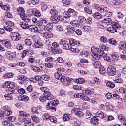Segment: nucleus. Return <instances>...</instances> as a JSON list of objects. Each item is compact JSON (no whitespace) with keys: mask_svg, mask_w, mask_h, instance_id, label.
<instances>
[{"mask_svg":"<svg viewBox=\"0 0 126 126\" xmlns=\"http://www.w3.org/2000/svg\"><path fill=\"white\" fill-rule=\"evenodd\" d=\"M109 48L105 45L100 46L99 48L94 47V53L93 54L92 61H95V60H100L102 56L106 55L104 51H108Z\"/></svg>","mask_w":126,"mask_h":126,"instance_id":"1","label":"nucleus"},{"mask_svg":"<svg viewBox=\"0 0 126 126\" xmlns=\"http://www.w3.org/2000/svg\"><path fill=\"white\" fill-rule=\"evenodd\" d=\"M20 16L22 20L24 21L20 23L21 27H22L23 29H29V26L28 25V23L31 22V17L30 16H28L27 14L20 13Z\"/></svg>","mask_w":126,"mask_h":126,"instance_id":"2","label":"nucleus"},{"mask_svg":"<svg viewBox=\"0 0 126 126\" xmlns=\"http://www.w3.org/2000/svg\"><path fill=\"white\" fill-rule=\"evenodd\" d=\"M12 114L11 108L7 106L2 107V110L0 112V119H5L6 116H9Z\"/></svg>","mask_w":126,"mask_h":126,"instance_id":"3","label":"nucleus"},{"mask_svg":"<svg viewBox=\"0 0 126 126\" xmlns=\"http://www.w3.org/2000/svg\"><path fill=\"white\" fill-rule=\"evenodd\" d=\"M121 25L118 23L114 22L111 24V26L107 28V31L110 32V33H116V32H119V30H121Z\"/></svg>","mask_w":126,"mask_h":126,"instance_id":"4","label":"nucleus"},{"mask_svg":"<svg viewBox=\"0 0 126 126\" xmlns=\"http://www.w3.org/2000/svg\"><path fill=\"white\" fill-rule=\"evenodd\" d=\"M40 90L44 92V96H46L47 98V100L48 101H52V100L54 99V96L52 93L50 92V91H48V89L46 87H41Z\"/></svg>","mask_w":126,"mask_h":126,"instance_id":"5","label":"nucleus"},{"mask_svg":"<svg viewBox=\"0 0 126 126\" xmlns=\"http://www.w3.org/2000/svg\"><path fill=\"white\" fill-rule=\"evenodd\" d=\"M10 38L12 41L17 42V41H19L21 37L20 36V34H19L17 32H11L10 34Z\"/></svg>","mask_w":126,"mask_h":126,"instance_id":"6","label":"nucleus"},{"mask_svg":"<svg viewBox=\"0 0 126 126\" xmlns=\"http://www.w3.org/2000/svg\"><path fill=\"white\" fill-rule=\"evenodd\" d=\"M6 24L7 26L4 27V29L8 32H11L13 30V29L11 27H13V26H14V23L10 21H8L6 22Z\"/></svg>","mask_w":126,"mask_h":126,"instance_id":"7","label":"nucleus"},{"mask_svg":"<svg viewBox=\"0 0 126 126\" xmlns=\"http://www.w3.org/2000/svg\"><path fill=\"white\" fill-rule=\"evenodd\" d=\"M107 72L111 76H114V75H116V68L114 66L109 65L107 68Z\"/></svg>","mask_w":126,"mask_h":126,"instance_id":"8","label":"nucleus"},{"mask_svg":"<svg viewBox=\"0 0 126 126\" xmlns=\"http://www.w3.org/2000/svg\"><path fill=\"white\" fill-rule=\"evenodd\" d=\"M6 57L9 61H12L13 59H15V53L14 52L7 51L6 53Z\"/></svg>","mask_w":126,"mask_h":126,"instance_id":"9","label":"nucleus"},{"mask_svg":"<svg viewBox=\"0 0 126 126\" xmlns=\"http://www.w3.org/2000/svg\"><path fill=\"white\" fill-rule=\"evenodd\" d=\"M15 87V84L13 82H10L9 84V88L8 89V93L9 94H13L14 93V88Z\"/></svg>","mask_w":126,"mask_h":126,"instance_id":"10","label":"nucleus"},{"mask_svg":"<svg viewBox=\"0 0 126 126\" xmlns=\"http://www.w3.org/2000/svg\"><path fill=\"white\" fill-rule=\"evenodd\" d=\"M119 50H123V54H126V43L120 42L118 44Z\"/></svg>","mask_w":126,"mask_h":126,"instance_id":"11","label":"nucleus"},{"mask_svg":"<svg viewBox=\"0 0 126 126\" xmlns=\"http://www.w3.org/2000/svg\"><path fill=\"white\" fill-rule=\"evenodd\" d=\"M72 114H75L77 117H83V115H84L82 111L79 110V109L77 108H74L72 109Z\"/></svg>","mask_w":126,"mask_h":126,"instance_id":"12","label":"nucleus"},{"mask_svg":"<svg viewBox=\"0 0 126 126\" xmlns=\"http://www.w3.org/2000/svg\"><path fill=\"white\" fill-rule=\"evenodd\" d=\"M59 44L60 45H62L63 48L64 50H69V49H70V46H69L68 43L63 40H61L60 41Z\"/></svg>","mask_w":126,"mask_h":126,"instance_id":"13","label":"nucleus"},{"mask_svg":"<svg viewBox=\"0 0 126 126\" xmlns=\"http://www.w3.org/2000/svg\"><path fill=\"white\" fill-rule=\"evenodd\" d=\"M28 29L32 33H37L39 31L38 27L34 25H30Z\"/></svg>","mask_w":126,"mask_h":126,"instance_id":"14","label":"nucleus"},{"mask_svg":"<svg viewBox=\"0 0 126 126\" xmlns=\"http://www.w3.org/2000/svg\"><path fill=\"white\" fill-rule=\"evenodd\" d=\"M24 122V126H35V125L33 124L31 121H30V119L29 118H24L23 120Z\"/></svg>","mask_w":126,"mask_h":126,"instance_id":"15","label":"nucleus"},{"mask_svg":"<svg viewBox=\"0 0 126 126\" xmlns=\"http://www.w3.org/2000/svg\"><path fill=\"white\" fill-rule=\"evenodd\" d=\"M69 44L71 47H74V46H78L79 45H80V42H79V41L71 38L69 40Z\"/></svg>","mask_w":126,"mask_h":126,"instance_id":"16","label":"nucleus"},{"mask_svg":"<svg viewBox=\"0 0 126 126\" xmlns=\"http://www.w3.org/2000/svg\"><path fill=\"white\" fill-rule=\"evenodd\" d=\"M2 43L7 49H10L11 48V43H10V41L8 39L2 40Z\"/></svg>","mask_w":126,"mask_h":126,"instance_id":"17","label":"nucleus"},{"mask_svg":"<svg viewBox=\"0 0 126 126\" xmlns=\"http://www.w3.org/2000/svg\"><path fill=\"white\" fill-rule=\"evenodd\" d=\"M31 96L33 101H37V100H39V93H38V92H33L31 94Z\"/></svg>","mask_w":126,"mask_h":126,"instance_id":"18","label":"nucleus"},{"mask_svg":"<svg viewBox=\"0 0 126 126\" xmlns=\"http://www.w3.org/2000/svg\"><path fill=\"white\" fill-rule=\"evenodd\" d=\"M50 20L54 24H57V23H58L60 21V16L51 17Z\"/></svg>","mask_w":126,"mask_h":126,"instance_id":"19","label":"nucleus"},{"mask_svg":"<svg viewBox=\"0 0 126 126\" xmlns=\"http://www.w3.org/2000/svg\"><path fill=\"white\" fill-rule=\"evenodd\" d=\"M98 11L101 12V13H104V12H107V11H109V8L106 6H100Z\"/></svg>","mask_w":126,"mask_h":126,"instance_id":"20","label":"nucleus"},{"mask_svg":"<svg viewBox=\"0 0 126 126\" xmlns=\"http://www.w3.org/2000/svg\"><path fill=\"white\" fill-rule=\"evenodd\" d=\"M67 13H69L70 15L71 16H77V14H78V13L75 11H74L73 9L69 8L68 9L67 11Z\"/></svg>","mask_w":126,"mask_h":126,"instance_id":"21","label":"nucleus"},{"mask_svg":"<svg viewBox=\"0 0 126 126\" xmlns=\"http://www.w3.org/2000/svg\"><path fill=\"white\" fill-rule=\"evenodd\" d=\"M91 124H93V125H97L99 124V119L97 118V117H94L90 120Z\"/></svg>","mask_w":126,"mask_h":126,"instance_id":"22","label":"nucleus"},{"mask_svg":"<svg viewBox=\"0 0 126 126\" xmlns=\"http://www.w3.org/2000/svg\"><path fill=\"white\" fill-rule=\"evenodd\" d=\"M39 109H40V110L42 109V107L41 106H37V107H33L31 109V112L32 113V114H35L36 115H39V111H38V110Z\"/></svg>","mask_w":126,"mask_h":126,"instance_id":"23","label":"nucleus"},{"mask_svg":"<svg viewBox=\"0 0 126 126\" xmlns=\"http://www.w3.org/2000/svg\"><path fill=\"white\" fill-rule=\"evenodd\" d=\"M43 37L45 39H50V38H53L54 35L52 32H45L43 34Z\"/></svg>","mask_w":126,"mask_h":126,"instance_id":"24","label":"nucleus"},{"mask_svg":"<svg viewBox=\"0 0 126 126\" xmlns=\"http://www.w3.org/2000/svg\"><path fill=\"white\" fill-rule=\"evenodd\" d=\"M71 25L74 26V27H79L80 26V24H79V22L77 20H74L70 22Z\"/></svg>","mask_w":126,"mask_h":126,"instance_id":"25","label":"nucleus"},{"mask_svg":"<svg viewBox=\"0 0 126 126\" xmlns=\"http://www.w3.org/2000/svg\"><path fill=\"white\" fill-rule=\"evenodd\" d=\"M81 56H82L84 58L87 57L89 58V59H91L92 60V57H93V55H92L90 56V55H88V53L86 51H82L80 53Z\"/></svg>","mask_w":126,"mask_h":126,"instance_id":"26","label":"nucleus"},{"mask_svg":"<svg viewBox=\"0 0 126 126\" xmlns=\"http://www.w3.org/2000/svg\"><path fill=\"white\" fill-rule=\"evenodd\" d=\"M32 14L34 16H36L37 17H40V16H41V13L40 12V11H38L37 9L34 8L32 9Z\"/></svg>","mask_w":126,"mask_h":126,"instance_id":"27","label":"nucleus"},{"mask_svg":"<svg viewBox=\"0 0 126 126\" xmlns=\"http://www.w3.org/2000/svg\"><path fill=\"white\" fill-rule=\"evenodd\" d=\"M93 17H94V18L95 19H101L102 17H103V15L101 14L100 13H95L93 14Z\"/></svg>","mask_w":126,"mask_h":126,"instance_id":"28","label":"nucleus"},{"mask_svg":"<svg viewBox=\"0 0 126 126\" xmlns=\"http://www.w3.org/2000/svg\"><path fill=\"white\" fill-rule=\"evenodd\" d=\"M101 62L99 61H95V62L93 63V66L95 68H100V67H101Z\"/></svg>","mask_w":126,"mask_h":126,"instance_id":"29","label":"nucleus"},{"mask_svg":"<svg viewBox=\"0 0 126 126\" xmlns=\"http://www.w3.org/2000/svg\"><path fill=\"white\" fill-rule=\"evenodd\" d=\"M12 94H5L4 95V98L7 101H11L13 99V96L11 95Z\"/></svg>","mask_w":126,"mask_h":126,"instance_id":"30","label":"nucleus"},{"mask_svg":"<svg viewBox=\"0 0 126 126\" xmlns=\"http://www.w3.org/2000/svg\"><path fill=\"white\" fill-rule=\"evenodd\" d=\"M91 90H84L82 91V94L86 96H90L91 95Z\"/></svg>","mask_w":126,"mask_h":126,"instance_id":"31","label":"nucleus"},{"mask_svg":"<svg viewBox=\"0 0 126 126\" xmlns=\"http://www.w3.org/2000/svg\"><path fill=\"white\" fill-rule=\"evenodd\" d=\"M76 29L74 27L69 26L67 28V31L70 34H73L75 32Z\"/></svg>","mask_w":126,"mask_h":126,"instance_id":"32","label":"nucleus"},{"mask_svg":"<svg viewBox=\"0 0 126 126\" xmlns=\"http://www.w3.org/2000/svg\"><path fill=\"white\" fill-rule=\"evenodd\" d=\"M96 116L100 118V119H104L105 118V113L101 111H98L96 113Z\"/></svg>","mask_w":126,"mask_h":126,"instance_id":"33","label":"nucleus"},{"mask_svg":"<svg viewBox=\"0 0 126 126\" xmlns=\"http://www.w3.org/2000/svg\"><path fill=\"white\" fill-rule=\"evenodd\" d=\"M54 28V27L53 26V23H48L46 25V29H47L48 31H49V32H51L52 30H53V29Z\"/></svg>","mask_w":126,"mask_h":126,"instance_id":"34","label":"nucleus"},{"mask_svg":"<svg viewBox=\"0 0 126 126\" xmlns=\"http://www.w3.org/2000/svg\"><path fill=\"white\" fill-rule=\"evenodd\" d=\"M108 43L111 44V45H113V46H117L118 44L117 41L113 38L108 39Z\"/></svg>","mask_w":126,"mask_h":126,"instance_id":"35","label":"nucleus"},{"mask_svg":"<svg viewBox=\"0 0 126 126\" xmlns=\"http://www.w3.org/2000/svg\"><path fill=\"white\" fill-rule=\"evenodd\" d=\"M38 22L40 25H44L45 24H47L48 20L46 18H41L39 20Z\"/></svg>","mask_w":126,"mask_h":126,"instance_id":"36","label":"nucleus"},{"mask_svg":"<svg viewBox=\"0 0 126 126\" xmlns=\"http://www.w3.org/2000/svg\"><path fill=\"white\" fill-rule=\"evenodd\" d=\"M32 119L34 123H36V124H38V123L40 122V119L39 117L35 116L34 115L32 116Z\"/></svg>","mask_w":126,"mask_h":126,"instance_id":"37","label":"nucleus"},{"mask_svg":"<svg viewBox=\"0 0 126 126\" xmlns=\"http://www.w3.org/2000/svg\"><path fill=\"white\" fill-rule=\"evenodd\" d=\"M50 13L52 15L51 17L59 16V15H58V11H57L56 9H52L50 10Z\"/></svg>","mask_w":126,"mask_h":126,"instance_id":"38","label":"nucleus"},{"mask_svg":"<svg viewBox=\"0 0 126 126\" xmlns=\"http://www.w3.org/2000/svg\"><path fill=\"white\" fill-rule=\"evenodd\" d=\"M75 82L76 83H79L80 84H83L85 82V80L83 78H79L76 79Z\"/></svg>","mask_w":126,"mask_h":126,"instance_id":"39","label":"nucleus"},{"mask_svg":"<svg viewBox=\"0 0 126 126\" xmlns=\"http://www.w3.org/2000/svg\"><path fill=\"white\" fill-rule=\"evenodd\" d=\"M125 1V0H116L115 1L112 2V4L114 5H119V4H121L123 3Z\"/></svg>","mask_w":126,"mask_h":126,"instance_id":"40","label":"nucleus"},{"mask_svg":"<svg viewBox=\"0 0 126 126\" xmlns=\"http://www.w3.org/2000/svg\"><path fill=\"white\" fill-rule=\"evenodd\" d=\"M106 86L109 88H114V87L116 86V84L111 81H109L106 83Z\"/></svg>","mask_w":126,"mask_h":126,"instance_id":"41","label":"nucleus"},{"mask_svg":"<svg viewBox=\"0 0 126 126\" xmlns=\"http://www.w3.org/2000/svg\"><path fill=\"white\" fill-rule=\"evenodd\" d=\"M73 97L74 98H80V99H82L83 98V94L82 93H77L73 94Z\"/></svg>","mask_w":126,"mask_h":126,"instance_id":"42","label":"nucleus"},{"mask_svg":"<svg viewBox=\"0 0 126 126\" xmlns=\"http://www.w3.org/2000/svg\"><path fill=\"white\" fill-rule=\"evenodd\" d=\"M71 118V116L69 114H64L63 115V121H68V120H70Z\"/></svg>","mask_w":126,"mask_h":126,"instance_id":"43","label":"nucleus"},{"mask_svg":"<svg viewBox=\"0 0 126 126\" xmlns=\"http://www.w3.org/2000/svg\"><path fill=\"white\" fill-rule=\"evenodd\" d=\"M19 101H24V102H27L28 100H29V98L28 96H26V95H23L22 97H20L19 98Z\"/></svg>","mask_w":126,"mask_h":126,"instance_id":"44","label":"nucleus"},{"mask_svg":"<svg viewBox=\"0 0 126 126\" xmlns=\"http://www.w3.org/2000/svg\"><path fill=\"white\" fill-rule=\"evenodd\" d=\"M78 20L81 22V23H86V19L83 16H80L78 17Z\"/></svg>","mask_w":126,"mask_h":126,"instance_id":"45","label":"nucleus"},{"mask_svg":"<svg viewBox=\"0 0 126 126\" xmlns=\"http://www.w3.org/2000/svg\"><path fill=\"white\" fill-rule=\"evenodd\" d=\"M32 39L34 44H36V43H38V42H39L40 41V37L38 36H32Z\"/></svg>","mask_w":126,"mask_h":126,"instance_id":"46","label":"nucleus"},{"mask_svg":"<svg viewBox=\"0 0 126 126\" xmlns=\"http://www.w3.org/2000/svg\"><path fill=\"white\" fill-rule=\"evenodd\" d=\"M84 10L86 13H88L89 14H91V13H92V9L88 6L85 7L84 8Z\"/></svg>","mask_w":126,"mask_h":126,"instance_id":"47","label":"nucleus"},{"mask_svg":"<svg viewBox=\"0 0 126 126\" xmlns=\"http://www.w3.org/2000/svg\"><path fill=\"white\" fill-rule=\"evenodd\" d=\"M62 3L64 4V5H70L71 1L70 0H62Z\"/></svg>","mask_w":126,"mask_h":126,"instance_id":"48","label":"nucleus"},{"mask_svg":"<svg viewBox=\"0 0 126 126\" xmlns=\"http://www.w3.org/2000/svg\"><path fill=\"white\" fill-rule=\"evenodd\" d=\"M41 10L43 11H45V10H47V5H46V3H45L44 2H42L41 3Z\"/></svg>","mask_w":126,"mask_h":126,"instance_id":"49","label":"nucleus"},{"mask_svg":"<svg viewBox=\"0 0 126 126\" xmlns=\"http://www.w3.org/2000/svg\"><path fill=\"white\" fill-rule=\"evenodd\" d=\"M50 117V114H49L48 113H45L42 115V118L43 120H45V121L49 120Z\"/></svg>","mask_w":126,"mask_h":126,"instance_id":"50","label":"nucleus"},{"mask_svg":"<svg viewBox=\"0 0 126 126\" xmlns=\"http://www.w3.org/2000/svg\"><path fill=\"white\" fill-rule=\"evenodd\" d=\"M112 21V19L111 18H106L102 20V23H105L106 24H109V23H111Z\"/></svg>","mask_w":126,"mask_h":126,"instance_id":"51","label":"nucleus"},{"mask_svg":"<svg viewBox=\"0 0 126 126\" xmlns=\"http://www.w3.org/2000/svg\"><path fill=\"white\" fill-rule=\"evenodd\" d=\"M35 48H42L43 47V43L38 41L34 44Z\"/></svg>","mask_w":126,"mask_h":126,"instance_id":"52","label":"nucleus"},{"mask_svg":"<svg viewBox=\"0 0 126 126\" xmlns=\"http://www.w3.org/2000/svg\"><path fill=\"white\" fill-rule=\"evenodd\" d=\"M99 72L101 74H105L106 73V70L103 66H101L99 68Z\"/></svg>","mask_w":126,"mask_h":126,"instance_id":"53","label":"nucleus"},{"mask_svg":"<svg viewBox=\"0 0 126 126\" xmlns=\"http://www.w3.org/2000/svg\"><path fill=\"white\" fill-rule=\"evenodd\" d=\"M32 70H33L35 72H39L40 71V68L35 66H31Z\"/></svg>","mask_w":126,"mask_h":126,"instance_id":"54","label":"nucleus"},{"mask_svg":"<svg viewBox=\"0 0 126 126\" xmlns=\"http://www.w3.org/2000/svg\"><path fill=\"white\" fill-rule=\"evenodd\" d=\"M70 51L72 52V53H76V54H78L79 53V49L78 48H74L72 47L70 48Z\"/></svg>","mask_w":126,"mask_h":126,"instance_id":"55","label":"nucleus"},{"mask_svg":"<svg viewBox=\"0 0 126 126\" xmlns=\"http://www.w3.org/2000/svg\"><path fill=\"white\" fill-rule=\"evenodd\" d=\"M111 59L113 62H118V60H119V56L114 54L111 56Z\"/></svg>","mask_w":126,"mask_h":126,"instance_id":"56","label":"nucleus"},{"mask_svg":"<svg viewBox=\"0 0 126 126\" xmlns=\"http://www.w3.org/2000/svg\"><path fill=\"white\" fill-rule=\"evenodd\" d=\"M25 43L26 46H30L31 45H32V41L31 39H26L25 40Z\"/></svg>","mask_w":126,"mask_h":126,"instance_id":"57","label":"nucleus"},{"mask_svg":"<svg viewBox=\"0 0 126 126\" xmlns=\"http://www.w3.org/2000/svg\"><path fill=\"white\" fill-rule=\"evenodd\" d=\"M41 78L43 80L48 81L50 79V76L48 75L44 74L41 76Z\"/></svg>","mask_w":126,"mask_h":126,"instance_id":"58","label":"nucleus"},{"mask_svg":"<svg viewBox=\"0 0 126 126\" xmlns=\"http://www.w3.org/2000/svg\"><path fill=\"white\" fill-rule=\"evenodd\" d=\"M2 124L3 126H12V124L6 120L2 122Z\"/></svg>","mask_w":126,"mask_h":126,"instance_id":"59","label":"nucleus"},{"mask_svg":"<svg viewBox=\"0 0 126 126\" xmlns=\"http://www.w3.org/2000/svg\"><path fill=\"white\" fill-rule=\"evenodd\" d=\"M17 79L19 80H26V77L23 75H19L17 76Z\"/></svg>","mask_w":126,"mask_h":126,"instance_id":"60","label":"nucleus"},{"mask_svg":"<svg viewBox=\"0 0 126 126\" xmlns=\"http://www.w3.org/2000/svg\"><path fill=\"white\" fill-rule=\"evenodd\" d=\"M106 108L108 110H110L111 111L114 110V106H113V105H112L111 104H110V103H106Z\"/></svg>","mask_w":126,"mask_h":126,"instance_id":"61","label":"nucleus"},{"mask_svg":"<svg viewBox=\"0 0 126 126\" xmlns=\"http://www.w3.org/2000/svg\"><path fill=\"white\" fill-rule=\"evenodd\" d=\"M39 100L40 101V102H46V101H47V100H48V98H47V96H46L45 95L44 96H41L39 98Z\"/></svg>","mask_w":126,"mask_h":126,"instance_id":"62","label":"nucleus"},{"mask_svg":"<svg viewBox=\"0 0 126 126\" xmlns=\"http://www.w3.org/2000/svg\"><path fill=\"white\" fill-rule=\"evenodd\" d=\"M13 76V73H7L4 75V77L5 78H10L12 77Z\"/></svg>","mask_w":126,"mask_h":126,"instance_id":"63","label":"nucleus"},{"mask_svg":"<svg viewBox=\"0 0 126 126\" xmlns=\"http://www.w3.org/2000/svg\"><path fill=\"white\" fill-rule=\"evenodd\" d=\"M73 88L75 90H82V86L75 85L73 87Z\"/></svg>","mask_w":126,"mask_h":126,"instance_id":"64","label":"nucleus"}]
</instances>
